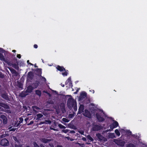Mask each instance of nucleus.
<instances>
[{
    "instance_id": "052dcab7",
    "label": "nucleus",
    "mask_w": 147,
    "mask_h": 147,
    "mask_svg": "<svg viewBox=\"0 0 147 147\" xmlns=\"http://www.w3.org/2000/svg\"><path fill=\"white\" fill-rule=\"evenodd\" d=\"M50 129H52V130H55V129H54V128H52V127H51V128H50Z\"/></svg>"
},
{
    "instance_id": "c9c22d12",
    "label": "nucleus",
    "mask_w": 147,
    "mask_h": 147,
    "mask_svg": "<svg viewBox=\"0 0 147 147\" xmlns=\"http://www.w3.org/2000/svg\"><path fill=\"white\" fill-rule=\"evenodd\" d=\"M62 120L64 122L66 123H68L69 122V120L66 118H63L62 119Z\"/></svg>"
},
{
    "instance_id": "774afa93",
    "label": "nucleus",
    "mask_w": 147,
    "mask_h": 147,
    "mask_svg": "<svg viewBox=\"0 0 147 147\" xmlns=\"http://www.w3.org/2000/svg\"><path fill=\"white\" fill-rule=\"evenodd\" d=\"M61 86L63 87H64V84H62L61 85Z\"/></svg>"
},
{
    "instance_id": "4468645a",
    "label": "nucleus",
    "mask_w": 147,
    "mask_h": 147,
    "mask_svg": "<svg viewBox=\"0 0 147 147\" xmlns=\"http://www.w3.org/2000/svg\"><path fill=\"white\" fill-rule=\"evenodd\" d=\"M0 117L1 119V121H2L3 123L4 124H6L7 123V120L6 117L3 115H1Z\"/></svg>"
},
{
    "instance_id": "b1692460",
    "label": "nucleus",
    "mask_w": 147,
    "mask_h": 147,
    "mask_svg": "<svg viewBox=\"0 0 147 147\" xmlns=\"http://www.w3.org/2000/svg\"><path fill=\"white\" fill-rule=\"evenodd\" d=\"M126 147H136L134 144L132 143H129L126 145Z\"/></svg>"
},
{
    "instance_id": "0e129e2a",
    "label": "nucleus",
    "mask_w": 147,
    "mask_h": 147,
    "mask_svg": "<svg viewBox=\"0 0 147 147\" xmlns=\"http://www.w3.org/2000/svg\"><path fill=\"white\" fill-rule=\"evenodd\" d=\"M53 91L55 93H57V92L56 91Z\"/></svg>"
},
{
    "instance_id": "f8f14e48",
    "label": "nucleus",
    "mask_w": 147,
    "mask_h": 147,
    "mask_svg": "<svg viewBox=\"0 0 147 147\" xmlns=\"http://www.w3.org/2000/svg\"><path fill=\"white\" fill-rule=\"evenodd\" d=\"M84 106L83 105H81L78 109V111L77 114H81L82 113L84 112Z\"/></svg>"
},
{
    "instance_id": "5701e85b",
    "label": "nucleus",
    "mask_w": 147,
    "mask_h": 147,
    "mask_svg": "<svg viewBox=\"0 0 147 147\" xmlns=\"http://www.w3.org/2000/svg\"><path fill=\"white\" fill-rule=\"evenodd\" d=\"M36 94L38 95L39 97L41 95V92L40 90H37L35 91Z\"/></svg>"
},
{
    "instance_id": "ddd939ff",
    "label": "nucleus",
    "mask_w": 147,
    "mask_h": 147,
    "mask_svg": "<svg viewBox=\"0 0 147 147\" xmlns=\"http://www.w3.org/2000/svg\"><path fill=\"white\" fill-rule=\"evenodd\" d=\"M34 75L32 72L30 71L29 72L27 75V78L28 79H29L32 80L34 77Z\"/></svg>"
},
{
    "instance_id": "4be33fe9",
    "label": "nucleus",
    "mask_w": 147,
    "mask_h": 147,
    "mask_svg": "<svg viewBox=\"0 0 147 147\" xmlns=\"http://www.w3.org/2000/svg\"><path fill=\"white\" fill-rule=\"evenodd\" d=\"M42 124H50L51 123V121L50 120H45V121L42 122Z\"/></svg>"
},
{
    "instance_id": "412c9836",
    "label": "nucleus",
    "mask_w": 147,
    "mask_h": 147,
    "mask_svg": "<svg viewBox=\"0 0 147 147\" xmlns=\"http://www.w3.org/2000/svg\"><path fill=\"white\" fill-rule=\"evenodd\" d=\"M0 106L3 107L5 108H7L8 106L6 104L2 102H0Z\"/></svg>"
},
{
    "instance_id": "7c9ffc66",
    "label": "nucleus",
    "mask_w": 147,
    "mask_h": 147,
    "mask_svg": "<svg viewBox=\"0 0 147 147\" xmlns=\"http://www.w3.org/2000/svg\"><path fill=\"white\" fill-rule=\"evenodd\" d=\"M18 86L20 88H22L23 85L20 82H17Z\"/></svg>"
},
{
    "instance_id": "f03ea898",
    "label": "nucleus",
    "mask_w": 147,
    "mask_h": 147,
    "mask_svg": "<svg viewBox=\"0 0 147 147\" xmlns=\"http://www.w3.org/2000/svg\"><path fill=\"white\" fill-rule=\"evenodd\" d=\"M114 142L118 146L121 147L124 146L125 143V142L124 141L121 140L115 139L114 140Z\"/></svg>"
},
{
    "instance_id": "5fc2aeb1",
    "label": "nucleus",
    "mask_w": 147,
    "mask_h": 147,
    "mask_svg": "<svg viewBox=\"0 0 147 147\" xmlns=\"http://www.w3.org/2000/svg\"><path fill=\"white\" fill-rule=\"evenodd\" d=\"M49 145L51 147H53V144H52L50 143V144H49Z\"/></svg>"
},
{
    "instance_id": "0eeeda50",
    "label": "nucleus",
    "mask_w": 147,
    "mask_h": 147,
    "mask_svg": "<svg viewBox=\"0 0 147 147\" xmlns=\"http://www.w3.org/2000/svg\"><path fill=\"white\" fill-rule=\"evenodd\" d=\"M96 117L98 121L99 122H101L105 120V119L102 117L101 116V115L99 113H96Z\"/></svg>"
},
{
    "instance_id": "de8ad7c7",
    "label": "nucleus",
    "mask_w": 147,
    "mask_h": 147,
    "mask_svg": "<svg viewBox=\"0 0 147 147\" xmlns=\"http://www.w3.org/2000/svg\"><path fill=\"white\" fill-rule=\"evenodd\" d=\"M38 45L36 44H34V47L35 49H37L38 48Z\"/></svg>"
},
{
    "instance_id": "393cba45",
    "label": "nucleus",
    "mask_w": 147,
    "mask_h": 147,
    "mask_svg": "<svg viewBox=\"0 0 147 147\" xmlns=\"http://www.w3.org/2000/svg\"><path fill=\"white\" fill-rule=\"evenodd\" d=\"M47 103L49 104L53 105L54 104L53 101L52 100H49L47 101Z\"/></svg>"
},
{
    "instance_id": "864d4df0",
    "label": "nucleus",
    "mask_w": 147,
    "mask_h": 147,
    "mask_svg": "<svg viewBox=\"0 0 147 147\" xmlns=\"http://www.w3.org/2000/svg\"><path fill=\"white\" fill-rule=\"evenodd\" d=\"M40 147H45L42 144H41L40 145Z\"/></svg>"
},
{
    "instance_id": "9b49d317",
    "label": "nucleus",
    "mask_w": 147,
    "mask_h": 147,
    "mask_svg": "<svg viewBox=\"0 0 147 147\" xmlns=\"http://www.w3.org/2000/svg\"><path fill=\"white\" fill-rule=\"evenodd\" d=\"M33 87L31 85H29L27 87V89L25 91V93H30L32 92L34 89Z\"/></svg>"
},
{
    "instance_id": "680f3d73",
    "label": "nucleus",
    "mask_w": 147,
    "mask_h": 147,
    "mask_svg": "<svg viewBox=\"0 0 147 147\" xmlns=\"http://www.w3.org/2000/svg\"><path fill=\"white\" fill-rule=\"evenodd\" d=\"M57 147H63V146H62L59 145L57 146Z\"/></svg>"
},
{
    "instance_id": "20e7f679",
    "label": "nucleus",
    "mask_w": 147,
    "mask_h": 147,
    "mask_svg": "<svg viewBox=\"0 0 147 147\" xmlns=\"http://www.w3.org/2000/svg\"><path fill=\"white\" fill-rule=\"evenodd\" d=\"M83 115L85 117L90 119L92 118V115L90 111L87 109L84 110V112L82 113Z\"/></svg>"
},
{
    "instance_id": "a878e982",
    "label": "nucleus",
    "mask_w": 147,
    "mask_h": 147,
    "mask_svg": "<svg viewBox=\"0 0 147 147\" xmlns=\"http://www.w3.org/2000/svg\"><path fill=\"white\" fill-rule=\"evenodd\" d=\"M32 108L33 111H36L35 109L38 110L39 109L38 107L36 106H33L32 107Z\"/></svg>"
},
{
    "instance_id": "58836bf2",
    "label": "nucleus",
    "mask_w": 147,
    "mask_h": 147,
    "mask_svg": "<svg viewBox=\"0 0 147 147\" xmlns=\"http://www.w3.org/2000/svg\"><path fill=\"white\" fill-rule=\"evenodd\" d=\"M4 51V50L2 48H0V53H2Z\"/></svg>"
},
{
    "instance_id": "f704fd0d",
    "label": "nucleus",
    "mask_w": 147,
    "mask_h": 147,
    "mask_svg": "<svg viewBox=\"0 0 147 147\" xmlns=\"http://www.w3.org/2000/svg\"><path fill=\"white\" fill-rule=\"evenodd\" d=\"M87 138L91 141H92L93 140V139L90 135H88L87 136Z\"/></svg>"
},
{
    "instance_id": "9d476101",
    "label": "nucleus",
    "mask_w": 147,
    "mask_h": 147,
    "mask_svg": "<svg viewBox=\"0 0 147 147\" xmlns=\"http://www.w3.org/2000/svg\"><path fill=\"white\" fill-rule=\"evenodd\" d=\"M1 97L3 99L7 100H9V98L7 93L5 92L4 93L1 94Z\"/></svg>"
},
{
    "instance_id": "f3484780",
    "label": "nucleus",
    "mask_w": 147,
    "mask_h": 147,
    "mask_svg": "<svg viewBox=\"0 0 147 147\" xmlns=\"http://www.w3.org/2000/svg\"><path fill=\"white\" fill-rule=\"evenodd\" d=\"M35 71H36L37 74L38 76H41L42 74V69L40 68L36 69Z\"/></svg>"
},
{
    "instance_id": "1a4fd4ad",
    "label": "nucleus",
    "mask_w": 147,
    "mask_h": 147,
    "mask_svg": "<svg viewBox=\"0 0 147 147\" xmlns=\"http://www.w3.org/2000/svg\"><path fill=\"white\" fill-rule=\"evenodd\" d=\"M87 96V93L84 92H82L80 93V96L79 97V100H83Z\"/></svg>"
},
{
    "instance_id": "338daca9",
    "label": "nucleus",
    "mask_w": 147,
    "mask_h": 147,
    "mask_svg": "<svg viewBox=\"0 0 147 147\" xmlns=\"http://www.w3.org/2000/svg\"><path fill=\"white\" fill-rule=\"evenodd\" d=\"M77 92H77V91H76V92H74V93L75 94H77Z\"/></svg>"
},
{
    "instance_id": "c756f323",
    "label": "nucleus",
    "mask_w": 147,
    "mask_h": 147,
    "mask_svg": "<svg viewBox=\"0 0 147 147\" xmlns=\"http://www.w3.org/2000/svg\"><path fill=\"white\" fill-rule=\"evenodd\" d=\"M0 59L1 60H4L5 58L3 54L0 53Z\"/></svg>"
},
{
    "instance_id": "a211bd4d",
    "label": "nucleus",
    "mask_w": 147,
    "mask_h": 147,
    "mask_svg": "<svg viewBox=\"0 0 147 147\" xmlns=\"http://www.w3.org/2000/svg\"><path fill=\"white\" fill-rule=\"evenodd\" d=\"M69 83V85L70 86H72V84L71 82V77H69L67 80L65 84H67Z\"/></svg>"
},
{
    "instance_id": "6ab92c4d",
    "label": "nucleus",
    "mask_w": 147,
    "mask_h": 147,
    "mask_svg": "<svg viewBox=\"0 0 147 147\" xmlns=\"http://www.w3.org/2000/svg\"><path fill=\"white\" fill-rule=\"evenodd\" d=\"M41 141L43 143L46 144L49 142L51 141V140L49 139H47L45 138H42L41 139Z\"/></svg>"
},
{
    "instance_id": "f257e3e1",
    "label": "nucleus",
    "mask_w": 147,
    "mask_h": 147,
    "mask_svg": "<svg viewBox=\"0 0 147 147\" xmlns=\"http://www.w3.org/2000/svg\"><path fill=\"white\" fill-rule=\"evenodd\" d=\"M5 62L9 66H12L15 69H18L19 68L18 63L17 59L15 58L13 59V61L9 60H6Z\"/></svg>"
},
{
    "instance_id": "bf43d9fd",
    "label": "nucleus",
    "mask_w": 147,
    "mask_h": 147,
    "mask_svg": "<svg viewBox=\"0 0 147 147\" xmlns=\"http://www.w3.org/2000/svg\"><path fill=\"white\" fill-rule=\"evenodd\" d=\"M80 132L82 134H83V133H84L83 132Z\"/></svg>"
},
{
    "instance_id": "69168bd1",
    "label": "nucleus",
    "mask_w": 147,
    "mask_h": 147,
    "mask_svg": "<svg viewBox=\"0 0 147 147\" xmlns=\"http://www.w3.org/2000/svg\"><path fill=\"white\" fill-rule=\"evenodd\" d=\"M92 93H94V90H92Z\"/></svg>"
},
{
    "instance_id": "dca6fc26",
    "label": "nucleus",
    "mask_w": 147,
    "mask_h": 147,
    "mask_svg": "<svg viewBox=\"0 0 147 147\" xmlns=\"http://www.w3.org/2000/svg\"><path fill=\"white\" fill-rule=\"evenodd\" d=\"M40 82L38 81H36L35 82L33 83L32 85L34 88H36L39 85Z\"/></svg>"
},
{
    "instance_id": "e2e57ef3",
    "label": "nucleus",
    "mask_w": 147,
    "mask_h": 147,
    "mask_svg": "<svg viewBox=\"0 0 147 147\" xmlns=\"http://www.w3.org/2000/svg\"><path fill=\"white\" fill-rule=\"evenodd\" d=\"M16 51L15 50H13L12 51L13 52H15Z\"/></svg>"
},
{
    "instance_id": "a19ab883",
    "label": "nucleus",
    "mask_w": 147,
    "mask_h": 147,
    "mask_svg": "<svg viewBox=\"0 0 147 147\" xmlns=\"http://www.w3.org/2000/svg\"><path fill=\"white\" fill-rule=\"evenodd\" d=\"M127 133H128L129 135H131V132L129 130H127Z\"/></svg>"
},
{
    "instance_id": "2eb2a0df",
    "label": "nucleus",
    "mask_w": 147,
    "mask_h": 147,
    "mask_svg": "<svg viewBox=\"0 0 147 147\" xmlns=\"http://www.w3.org/2000/svg\"><path fill=\"white\" fill-rule=\"evenodd\" d=\"M56 68L57 70L60 71H65V69L63 66H61L60 65H57Z\"/></svg>"
},
{
    "instance_id": "2f4dec72",
    "label": "nucleus",
    "mask_w": 147,
    "mask_h": 147,
    "mask_svg": "<svg viewBox=\"0 0 147 147\" xmlns=\"http://www.w3.org/2000/svg\"><path fill=\"white\" fill-rule=\"evenodd\" d=\"M58 125L59 127L60 128L65 129V127L63 125L61 124H59Z\"/></svg>"
},
{
    "instance_id": "6e6d98bb",
    "label": "nucleus",
    "mask_w": 147,
    "mask_h": 147,
    "mask_svg": "<svg viewBox=\"0 0 147 147\" xmlns=\"http://www.w3.org/2000/svg\"><path fill=\"white\" fill-rule=\"evenodd\" d=\"M34 67H38V66H37L36 65V64H34Z\"/></svg>"
},
{
    "instance_id": "c85d7f7f",
    "label": "nucleus",
    "mask_w": 147,
    "mask_h": 147,
    "mask_svg": "<svg viewBox=\"0 0 147 147\" xmlns=\"http://www.w3.org/2000/svg\"><path fill=\"white\" fill-rule=\"evenodd\" d=\"M25 92H22L21 93L20 96L21 97H24L26 96L27 94Z\"/></svg>"
},
{
    "instance_id": "4d7b16f0",
    "label": "nucleus",
    "mask_w": 147,
    "mask_h": 147,
    "mask_svg": "<svg viewBox=\"0 0 147 147\" xmlns=\"http://www.w3.org/2000/svg\"><path fill=\"white\" fill-rule=\"evenodd\" d=\"M71 133H74L75 132L74 131H71Z\"/></svg>"
},
{
    "instance_id": "8fccbe9b",
    "label": "nucleus",
    "mask_w": 147,
    "mask_h": 147,
    "mask_svg": "<svg viewBox=\"0 0 147 147\" xmlns=\"http://www.w3.org/2000/svg\"><path fill=\"white\" fill-rule=\"evenodd\" d=\"M69 116L70 118H72L74 116V115L73 114H70L69 115Z\"/></svg>"
},
{
    "instance_id": "37998d69",
    "label": "nucleus",
    "mask_w": 147,
    "mask_h": 147,
    "mask_svg": "<svg viewBox=\"0 0 147 147\" xmlns=\"http://www.w3.org/2000/svg\"><path fill=\"white\" fill-rule=\"evenodd\" d=\"M27 63L28 64H30V65H33L32 63H30L29 62V60H28L27 61Z\"/></svg>"
},
{
    "instance_id": "a18cd8bd",
    "label": "nucleus",
    "mask_w": 147,
    "mask_h": 147,
    "mask_svg": "<svg viewBox=\"0 0 147 147\" xmlns=\"http://www.w3.org/2000/svg\"><path fill=\"white\" fill-rule=\"evenodd\" d=\"M17 57L18 58L20 59L21 57V55L20 54H18L17 55Z\"/></svg>"
},
{
    "instance_id": "3c124183",
    "label": "nucleus",
    "mask_w": 147,
    "mask_h": 147,
    "mask_svg": "<svg viewBox=\"0 0 147 147\" xmlns=\"http://www.w3.org/2000/svg\"><path fill=\"white\" fill-rule=\"evenodd\" d=\"M28 120V117H26V118L24 120L26 122V123Z\"/></svg>"
},
{
    "instance_id": "7ed1b4c3",
    "label": "nucleus",
    "mask_w": 147,
    "mask_h": 147,
    "mask_svg": "<svg viewBox=\"0 0 147 147\" xmlns=\"http://www.w3.org/2000/svg\"><path fill=\"white\" fill-rule=\"evenodd\" d=\"M119 123L117 121L114 120L113 122L109 126L110 129L109 130V131H112L114 128L117 127Z\"/></svg>"
},
{
    "instance_id": "aec40b11",
    "label": "nucleus",
    "mask_w": 147,
    "mask_h": 147,
    "mask_svg": "<svg viewBox=\"0 0 147 147\" xmlns=\"http://www.w3.org/2000/svg\"><path fill=\"white\" fill-rule=\"evenodd\" d=\"M96 136L97 137L99 141L102 140L104 137L100 133L96 134Z\"/></svg>"
},
{
    "instance_id": "39448f33",
    "label": "nucleus",
    "mask_w": 147,
    "mask_h": 147,
    "mask_svg": "<svg viewBox=\"0 0 147 147\" xmlns=\"http://www.w3.org/2000/svg\"><path fill=\"white\" fill-rule=\"evenodd\" d=\"M67 103L71 105L72 107H74L76 105V102L73 98H69L68 100Z\"/></svg>"
},
{
    "instance_id": "cd10ccee",
    "label": "nucleus",
    "mask_w": 147,
    "mask_h": 147,
    "mask_svg": "<svg viewBox=\"0 0 147 147\" xmlns=\"http://www.w3.org/2000/svg\"><path fill=\"white\" fill-rule=\"evenodd\" d=\"M109 136L110 138H115V136L114 133H111L109 134Z\"/></svg>"
},
{
    "instance_id": "49530a36",
    "label": "nucleus",
    "mask_w": 147,
    "mask_h": 147,
    "mask_svg": "<svg viewBox=\"0 0 147 147\" xmlns=\"http://www.w3.org/2000/svg\"><path fill=\"white\" fill-rule=\"evenodd\" d=\"M23 120V119H20V120L19 121V122L21 123L22 122Z\"/></svg>"
},
{
    "instance_id": "c03bdc74",
    "label": "nucleus",
    "mask_w": 147,
    "mask_h": 147,
    "mask_svg": "<svg viewBox=\"0 0 147 147\" xmlns=\"http://www.w3.org/2000/svg\"><path fill=\"white\" fill-rule=\"evenodd\" d=\"M10 70L11 71H12L14 73H16V71L14 69H12V70H11L10 69Z\"/></svg>"
},
{
    "instance_id": "603ef678",
    "label": "nucleus",
    "mask_w": 147,
    "mask_h": 147,
    "mask_svg": "<svg viewBox=\"0 0 147 147\" xmlns=\"http://www.w3.org/2000/svg\"><path fill=\"white\" fill-rule=\"evenodd\" d=\"M20 123L19 122L18 123H17V124H16V126L17 127H18L20 125Z\"/></svg>"
},
{
    "instance_id": "473e14b6",
    "label": "nucleus",
    "mask_w": 147,
    "mask_h": 147,
    "mask_svg": "<svg viewBox=\"0 0 147 147\" xmlns=\"http://www.w3.org/2000/svg\"><path fill=\"white\" fill-rule=\"evenodd\" d=\"M33 145L34 147H40V146H39L35 142H33Z\"/></svg>"
},
{
    "instance_id": "09e8293b",
    "label": "nucleus",
    "mask_w": 147,
    "mask_h": 147,
    "mask_svg": "<svg viewBox=\"0 0 147 147\" xmlns=\"http://www.w3.org/2000/svg\"><path fill=\"white\" fill-rule=\"evenodd\" d=\"M42 80L45 82L46 81V79L44 77H42Z\"/></svg>"
},
{
    "instance_id": "e433bc0d",
    "label": "nucleus",
    "mask_w": 147,
    "mask_h": 147,
    "mask_svg": "<svg viewBox=\"0 0 147 147\" xmlns=\"http://www.w3.org/2000/svg\"><path fill=\"white\" fill-rule=\"evenodd\" d=\"M68 73H67V72H65L62 73V75L63 76H67Z\"/></svg>"
},
{
    "instance_id": "13d9d810",
    "label": "nucleus",
    "mask_w": 147,
    "mask_h": 147,
    "mask_svg": "<svg viewBox=\"0 0 147 147\" xmlns=\"http://www.w3.org/2000/svg\"><path fill=\"white\" fill-rule=\"evenodd\" d=\"M65 71V72H67V73H68V70H66L65 69V71Z\"/></svg>"
},
{
    "instance_id": "79ce46f5",
    "label": "nucleus",
    "mask_w": 147,
    "mask_h": 147,
    "mask_svg": "<svg viewBox=\"0 0 147 147\" xmlns=\"http://www.w3.org/2000/svg\"><path fill=\"white\" fill-rule=\"evenodd\" d=\"M74 107V110L75 111H76L77 110V105H75Z\"/></svg>"
},
{
    "instance_id": "6e6552de",
    "label": "nucleus",
    "mask_w": 147,
    "mask_h": 147,
    "mask_svg": "<svg viewBox=\"0 0 147 147\" xmlns=\"http://www.w3.org/2000/svg\"><path fill=\"white\" fill-rule=\"evenodd\" d=\"M102 129V126L100 125L95 124L92 127V130L93 131H98Z\"/></svg>"
},
{
    "instance_id": "4c0bfd02",
    "label": "nucleus",
    "mask_w": 147,
    "mask_h": 147,
    "mask_svg": "<svg viewBox=\"0 0 147 147\" xmlns=\"http://www.w3.org/2000/svg\"><path fill=\"white\" fill-rule=\"evenodd\" d=\"M4 77V76L3 74L1 72H0V78H3Z\"/></svg>"
},
{
    "instance_id": "ea45409f",
    "label": "nucleus",
    "mask_w": 147,
    "mask_h": 147,
    "mask_svg": "<svg viewBox=\"0 0 147 147\" xmlns=\"http://www.w3.org/2000/svg\"><path fill=\"white\" fill-rule=\"evenodd\" d=\"M33 123H34L33 121H30V123H28L27 124V125H31L32 124H33Z\"/></svg>"
},
{
    "instance_id": "72a5a7b5",
    "label": "nucleus",
    "mask_w": 147,
    "mask_h": 147,
    "mask_svg": "<svg viewBox=\"0 0 147 147\" xmlns=\"http://www.w3.org/2000/svg\"><path fill=\"white\" fill-rule=\"evenodd\" d=\"M43 116V115L41 114H38L37 115V117L38 119H40Z\"/></svg>"
},
{
    "instance_id": "bb28decb",
    "label": "nucleus",
    "mask_w": 147,
    "mask_h": 147,
    "mask_svg": "<svg viewBox=\"0 0 147 147\" xmlns=\"http://www.w3.org/2000/svg\"><path fill=\"white\" fill-rule=\"evenodd\" d=\"M115 134L118 136H119L120 135V134L118 129H116L115 130Z\"/></svg>"
},
{
    "instance_id": "423d86ee",
    "label": "nucleus",
    "mask_w": 147,
    "mask_h": 147,
    "mask_svg": "<svg viewBox=\"0 0 147 147\" xmlns=\"http://www.w3.org/2000/svg\"><path fill=\"white\" fill-rule=\"evenodd\" d=\"M0 144L4 146H8L9 144L8 141L6 138L3 139L0 142Z\"/></svg>"
}]
</instances>
